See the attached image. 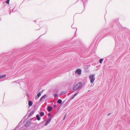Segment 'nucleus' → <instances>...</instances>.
<instances>
[{
  "label": "nucleus",
  "mask_w": 130,
  "mask_h": 130,
  "mask_svg": "<svg viewBox=\"0 0 130 130\" xmlns=\"http://www.w3.org/2000/svg\"><path fill=\"white\" fill-rule=\"evenodd\" d=\"M9 14H11V12H10Z\"/></svg>",
  "instance_id": "obj_27"
},
{
  "label": "nucleus",
  "mask_w": 130,
  "mask_h": 130,
  "mask_svg": "<svg viewBox=\"0 0 130 130\" xmlns=\"http://www.w3.org/2000/svg\"><path fill=\"white\" fill-rule=\"evenodd\" d=\"M51 118L49 119L46 121L44 125L45 126H47L51 122Z\"/></svg>",
  "instance_id": "obj_4"
},
{
  "label": "nucleus",
  "mask_w": 130,
  "mask_h": 130,
  "mask_svg": "<svg viewBox=\"0 0 130 130\" xmlns=\"http://www.w3.org/2000/svg\"><path fill=\"white\" fill-rule=\"evenodd\" d=\"M81 70L80 69H77L75 71V73H77L78 75H80L81 73Z\"/></svg>",
  "instance_id": "obj_3"
},
{
  "label": "nucleus",
  "mask_w": 130,
  "mask_h": 130,
  "mask_svg": "<svg viewBox=\"0 0 130 130\" xmlns=\"http://www.w3.org/2000/svg\"><path fill=\"white\" fill-rule=\"evenodd\" d=\"M17 82V81H15L14 82Z\"/></svg>",
  "instance_id": "obj_26"
},
{
  "label": "nucleus",
  "mask_w": 130,
  "mask_h": 130,
  "mask_svg": "<svg viewBox=\"0 0 130 130\" xmlns=\"http://www.w3.org/2000/svg\"><path fill=\"white\" fill-rule=\"evenodd\" d=\"M52 107L50 106H48L47 108V110L49 112L51 111L52 110Z\"/></svg>",
  "instance_id": "obj_6"
},
{
  "label": "nucleus",
  "mask_w": 130,
  "mask_h": 130,
  "mask_svg": "<svg viewBox=\"0 0 130 130\" xmlns=\"http://www.w3.org/2000/svg\"><path fill=\"white\" fill-rule=\"evenodd\" d=\"M110 115V113H109L108 114V116H109Z\"/></svg>",
  "instance_id": "obj_24"
},
{
  "label": "nucleus",
  "mask_w": 130,
  "mask_h": 130,
  "mask_svg": "<svg viewBox=\"0 0 130 130\" xmlns=\"http://www.w3.org/2000/svg\"><path fill=\"white\" fill-rule=\"evenodd\" d=\"M83 87L82 84L81 82H79L76 84L74 85L73 88V91H78L81 89Z\"/></svg>",
  "instance_id": "obj_1"
},
{
  "label": "nucleus",
  "mask_w": 130,
  "mask_h": 130,
  "mask_svg": "<svg viewBox=\"0 0 130 130\" xmlns=\"http://www.w3.org/2000/svg\"><path fill=\"white\" fill-rule=\"evenodd\" d=\"M40 116L42 117L44 115V113L43 112L40 111Z\"/></svg>",
  "instance_id": "obj_10"
},
{
  "label": "nucleus",
  "mask_w": 130,
  "mask_h": 130,
  "mask_svg": "<svg viewBox=\"0 0 130 130\" xmlns=\"http://www.w3.org/2000/svg\"><path fill=\"white\" fill-rule=\"evenodd\" d=\"M57 94H55V97H56L57 96Z\"/></svg>",
  "instance_id": "obj_19"
},
{
  "label": "nucleus",
  "mask_w": 130,
  "mask_h": 130,
  "mask_svg": "<svg viewBox=\"0 0 130 130\" xmlns=\"http://www.w3.org/2000/svg\"><path fill=\"white\" fill-rule=\"evenodd\" d=\"M41 95V92H39L37 94V96L35 97V99L36 100H37L38 99V98Z\"/></svg>",
  "instance_id": "obj_5"
},
{
  "label": "nucleus",
  "mask_w": 130,
  "mask_h": 130,
  "mask_svg": "<svg viewBox=\"0 0 130 130\" xmlns=\"http://www.w3.org/2000/svg\"><path fill=\"white\" fill-rule=\"evenodd\" d=\"M48 116H51V114L50 113H48Z\"/></svg>",
  "instance_id": "obj_18"
},
{
  "label": "nucleus",
  "mask_w": 130,
  "mask_h": 130,
  "mask_svg": "<svg viewBox=\"0 0 130 130\" xmlns=\"http://www.w3.org/2000/svg\"><path fill=\"white\" fill-rule=\"evenodd\" d=\"M57 103L60 104L62 103V101L61 99H59L58 100V101H57Z\"/></svg>",
  "instance_id": "obj_13"
},
{
  "label": "nucleus",
  "mask_w": 130,
  "mask_h": 130,
  "mask_svg": "<svg viewBox=\"0 0 130 130\" xmlns=\"http://www.w3.org/2000/svg\"><path fill=\"white\" fill-rule=\"evenodd\" d=\"M30 125V124L29 123H28V122H27V123L25 125V126L28 127Z\"/></svg>",
  "instance_id": "obj_14"
},
{
  "label": "nucleus",
  "mask_w": 130,
  "mask_h": 130,
  "mask_svg": "<svg viewBox=\"0 0 130 130\" xmlns=\"http://www.w3.org/2000/svg\"><path fill=\"white\" fill-rule=\"evenodd\" d=\"M28 95V94H27V95Z\"/></svg>",
  "instance_id": "obj_30"
},
{
  "label": "nucleus",
  "mask_w": 130,
  "mask_h": 130,
  "mask_svg": "<svg viewBox=\"0 0 130 130\" xmlns=\"http://www.w3.org/2000/svg\"><path fill=\"white\" fill-rule=\"evenodd\" d=\"M32 104L33 103L32 101H28V105L29 106H31Z\"/></svg>",
  "instance_id": "obj_8"
},
{
  "label": "nucleus",
  "mask_w": 130,
  "mask_h": 130,
  "mask_svg": "<svg viewBox=\"0 0 130 130\" xmlns=\"http://www.w3.org/2000/svg\"><path fill=\"white\" fill-rule=\"evenodd\" d=\"M36 117L38 121H39L40 120V118L39 117V114H37L36 115Z\"/></svg>",
  "instance_id": "obj_9"
},
{
  "label": "nucleus",
  "mask_w": 130,
  "mask_h": 130,
  "mask_svg": "<svg viewBox=\"0 0 130 130\" xmlns=\"http://www.w3.org/2000/svg\"><path fill=\"white\" fill-rule=\"evenodd\" d=\"M54 106V107L55 108L56 107V106L55 105H53Z\"/></svg>",
  "instance_id": "obj_23"
},
{
  "label": "nucleus",
  "mask_w": 130,
  "mask_h": 130,
  "mask_svg": "<svg viewBox=\"0 0 130 130\" xmlns=\"http://www.w3.org/2000/svg\"><path fill=\"white\" fill-rule=\"evenodd\" d=\"M6 76V74L1 75H0V79L3 78L4 77H5Z\"/></svg>",
  "instance_id": "obj_12"
},
{
  "label": "nucleus",
  "mask_w": 130,
  "mask_h": 130,
  "mask_svg": "<svg viewBox=\"0 0 130 130\" xmlns=\"http://www.w3.org/2000/svg\"><path fill=\"white\" fill-rule=\"evenodd\" d=\"M74 97V96H72L71 98V99H73Z\"/></svg>",
  "instance_id": "obj_21"
},
{
  "label": "nucleus",
  "mask_w": 130,
  "mask_h": 130,
  "mask_svg": "<svg viewBox=\"0 0 130 130\" xmlns=\"http://www.w3.org/2000/svg\"><path fill=\"white\" fill-rule=\"evenodd\" d=\"M9 1H10V0H7L6 1V3H7V4H9Z\"/></svg>",
  "instance_id": "obj_16"
},
{
  "label": "nucleus",
  "mask_w": 130,
  "mask_h": 130,
  "mask_svg": "<svg viewBox=\"0 0 130 130\" xmlns=\"http://www.w3.org/2000/svg\"><path fill=\"white\" fill-rule=\"evenodd\" d=\"M95 74H92L90 75L89 76V78L90 80V82L92 83H93L95 80Z\"/></svg>",
  "instance_id": "obj_2"
},
{
  "label": "nucleus",
  "mask_w": 130,
  "mask_h": 130,
  "mask_svg": "<svg viewBox=\"0 0 130 130\" xmlns=\"http://www.w3.org/2000/svg\"><path fill=\"white\" fill-rule=\"evenodd\" d=\"M78 94V93H76L73 96H74L75 97V96H76L77 94Z\"/></svg>",
  "instance_id": "obj_17"
},
{
  "label": "nucleus",
  "mask_w": 130,
  "mask_h": 130,
  "mask_svg": "<svg viewBox=\"0 0 130 130\" xmlns=\"http://www.w3.org/2000/svg\"><path fill=\"white\" fill-rule=\"evenodd\" d=\"M45 122V121L44 120L40 124H43L44 123V122Z\"/></svg>",
  "instance_id": "obj_20"
},
{
  "label": "nucleus",
  "mask_w": 130,
  "mask_h": 130,
  "mask_svg": "<svg viewBox=\"0 0 130 130\" xmlns=\"http://www.w3.org/2000/svg\"><path fill=\"white\" fill-rule=\"evenodd\" d=\"M73 25H72V28H73V27H73Z\"/></svg>",
  "instance_id": "obj_25"
},
{
  "label": "nucleus",
  "mask_w": 130,
  "mask_h": 130,
  "mask_svg": "<svg viewBox=\"0 0 130 130\" xmlns=\"http://www.w3.org/2000/svg\"><path fill=\"white\" fill-rule=\"evenodd\" d=\"M34 113V111H31L30 113L29 114L28 116V117H29L30 116L32 115Z\"/></svg>",
  "instance_id": "obj_11"
},
{
  "label": "nucleus",
  "mask_w": 130,
  "mask_h": 130,
  "mask_svg": "<svg viewBox=\"0 0 130 130\" xmlns=\"http://www.w3.org/2000/svg\"><path fill=\"white\" fill-rule=\"evenodd\" d=\"M88 91H89H89H90V90H89Z\"/></svg>",
  "instance_id": "obj_28"
},
{
  "label": "nucleus",
  "mask_w": 130,
  "mask_h": 130,
  "mask_svg": "<svg viewBox=\"0 0 130 130\" xmlns=\"http://www.w3.org/2000/svg\"><path fill=\"white\" fill-rule=\"evenodd\" d=\"M103 61V59H100V63L101 64L102 63V61Z\"/></svg>",
  "instance_id": "obj_15"
},
{
  "label": "nucleus",
  "mask_w": 130,
  "mask_h": 130,
  "mask_svg": "<svg viewBox=\"0 0 130 130\" xmlns=\"http://www.w3.org/2000/svg\"><path fill=\"white\" fill-rule=\"evenodd\" d=\"M66 116V115H64V118L63 119V120H64V119Z\"/></svg>",
  "instance_id": "obj_22"
},
{
  "label": "nucleus",
  "mask_w": 130,
  "mask_h": 130,
  "mask_svg": "<svg viewBox=\"0 0 130 130\" xmlns=\"http://www.w3.org/2000/svg\"><path fill=\"white\" fill-rule=\"evenodd\" d=\"M46 96V95L45 94L43 96L41 97V98H40V100H39V101H41L43 98H44Z\"/></svg>",
  "instance_id": "obj_7"
},
{
  "label": "nucleus",
  "mask_w": 130,
  "mask_h": 130,
  "mask_svg": "<svg viewBox=\"0 0 130 130\" xmlns=\"http://www.w3.org/2000/svg\"><path fill=\"white\" fill-rule=\"evenodd\" d=\"M28 95V94H27V95Z\"/></svg>",
  "instance_id": "obj_29"
}]
</instances>
